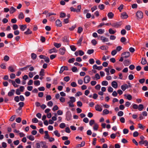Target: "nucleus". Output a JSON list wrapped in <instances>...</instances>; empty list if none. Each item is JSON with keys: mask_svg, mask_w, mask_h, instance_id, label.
<instances>
[{"mask_svg": "<svg viewBox=\"0 0 148 148\" xmlns=\"http://www.w3.org/2000/svg\"><path fill=\"white\" fill-rule=\"evenodd\" d=\"M104 30L102 29H99L97 31V32L99 34H101L104 32Z\"/></svg>", "mask_w": 148, "mask_h": 148, "instance_id": "a878e982", "label": "nucleus"}, {"mask_svg": "<svg viewBox=\"0 0 148 148\" xmlns=\"http://www.w3.org/2000/svg\"><path fill=\"white\" fill-rule=\"evenodd\" d=\"M31 57L32 59L33 60H34L36 58L37 55L35 53H32L31 54Z\"/></svg>", "mask_w": 148, "mask_h": 148, "instance_id": "79ce46f5", "label": "nucleus"}, {"mask_svg": "<svg viewBox=\"0 0 148 148\" xmlns=\"http://www.w3.org/2000/svg\"><path fill=\"white\" fill-rule=\"evenodd\" d=\"M68 70V67L66 66H62L61 69L60 71L59 72L60 73H63V71L64 70Z\"/></svg>", "mask_w": 148, "mask_h": 148, "instance_id": "1a4fd4ad", "label": "nucleus"}, {"mask_svg": "<svg viewBox=\"0 0 148 148\" xmlns=\"http://www.w3.org/2000/svg\"><path fill=\"white\" fill-rule=\"evenodd\" d=\"M57 52V50L55 47H54L53 49H51L49 51V53L50 54L53 52L56 53Z\"/></svg>", "mask_w": 148, "mask_h": 148, "instance_id": "dca6fc26", "label": "nucleus"}, {"mask_svg": "<svg viewBox=\"0 0 148 148\" xmlns=\"http://www.w3.org/2000/svg\"><path fill=\"white\" fill-rule=\"evenodd\" d=\"M9 60V57L7 55H5V56L4 58V60L6 61H8Z\"/></svg>", "mask_w": 148, "mask_h": 148, "instance_id": "4d7b16f0", "label": "nucleus"}, {"mask_svg": "<svg viewBox=\"0 0 148 148\" xmlns=\"http://www.w3.org/2000/svg\"><path fill=\"white\" fill-rule=\"evenodd\" d=\"M76 25H75L73 26H72L71 27L69 28V30L71 31H73L74 30V29L76 28Z\"/></svg>", "mask_w": 148, "mask_h": 148, "instance_id": "c03bdc74", "label": "nucleus"}, {"mask_svg": "<svg viewBox=\"0 0 148 148\" xmlns=\"http://www.w3.org/2000/svg\"><path fill=\"white\" fill-rule=\"evenodd\" d=\"M56 25L58 27H61L62 25V24L61 22L60 21V20L59 19H57L56 22Z\"/></svg>", "mask_w": 148, "mask_h": 148, "instance_id": "f3484780", "label": "nucleus"}, {"mask_svg": "<svg viewBox=\"0 0 148 148\" xmlns=\"http://www.w3.org/2000/svg\"><path fill=\"white\" fill-rule=\"evenodd\" d=\"M94 51V50L93 49H89L87 51V53L89 54L90 55L93 53Z\"/></svg>", "mask_w": 148, "mask_h": 148, "instance_id": "a19ab883", "label": "nucleus"}, {"mask_svg": "<svg viewBox=\"0 0 148 148\" xmlns=\"http://www.w3.org/2000/svg\"><path fill=\"white\" fill-rule=\"evenodd\" d=\"M27 138L31 141H33L34 139V137L32 135L27 136Z\"/></svg>", "mask_w": 148, "mask_h": 148, "instance_id": "bb28decb", "label": "nucleus"}, {"mask_svg": "<svg viewBox=\"0 0 148 148\" xmlns=\"http://www.w3.org/2000/svg\"><path fill=\"white\" fill-rule=\"evenodd\" d=\"M139 144L140 145L144 144L145 146H148V142L147 140L140 141L139 142Z\"/></svg>", "mask_w": 148, "mask_h": 148, "instance_id": "6e6552de", "label": "nucleus"}, {"mask_svg": "<svg viewBox=\"0 0 148 148\" xmlns=\"http://www.w3.org/2000/svg\"><path fill=\"white\" fill-rule=\"evenodd\" d=\"M40 84V81L39 80H36L34 82V84L36 86H39Z\"/></svg>", "mask_w": 148, "mask_h": 148, "instance_id": "e433bc0d", "label": "nucleus"}, {"mask_svg": "<svg viewBox=\"0 0 148 148\" xmlns=\"http://www.w3.org/2000/svg\"><path fill=\"white\" fill-rule=\"evenodd\" d=\"M71 70L73 72H76L77 71V67L75 66L73 67L71 69Z\"/></svg>", "mask_w": 148, "mask_h": 148, "instance_id": "e2e57ef3", "label": "nucleus"}, {"mask_svg": "<svg viewBox=\"0 0 148 148\" xmlns=\"http://www.w3.org/2000/svg\"><path fill=\"white\" fill-rule=\"evenodd\" d=\"M15 91L14 89H12L8 93V95L9 97H11L13 96L15 92Z\"/></svg>", "mask_w": 148, "mask_h": 148, "instance_id": "f8f14e48", "label": "nucleus"}, {"mask_svg": "<svg viewBox=\"0 0 148 148\" xmlns=\"http://www.w3.org/2000/svg\"><path fill=\"white\" fill-rule=\"evenodd\" d=\"M101 84L103 86H107L108 84V83L106 81H104L102 82Z\"/></svg>", "mask_w": 148, "mask_h": 148, "instance_id": "37998d69", "label": "nucleus"}, {"mask_svg": "<svg viewBox=\"0 0 148 148\" xmlns=\"http://www.w3.org/2000/svg\"><path fill=\"white\" fill-rule=\"evenodd\" d=\"M66 119L68 121H70L71 120L72 115L70 112H67L66 114Z\"/></svg>", "mask_w": 148, "mask_h": 148, "instance_id": "39448f33", "label": "nucleus"}, {"mask_svg": "<svg viewBox=\"0 0 148 148\" xmlns=\"http://www.w3.org/2000/svg\"><path fill=\"white\" fill-rule=\"evenodd\" d=\"M108 31L110 34H114L116 32V31L113 30L112 28L109 29Z\"/></svg>", "mask_w": 148, "mask_h": 148, "instance_id": "7c9ffc66", "label": "nucleus"}, {"mask_svg": "<svg viewBox=\"0 0 148 148\" xmlns=\"http://www.w3.org/2000/svg\"><path fill=\"white\" fill-rule=\"evenodd\" d=\"M107 15L109 18L112 19L113 18L114 14L112 12H111L108 13Z\"/></svg>", "mask_w": 148, "mask_h": 148, "instance_id": "4be33fe9", "label": "nucleus"}, {"mask_svg": "<svg viewBox=\"0 0 148 148\" xmlns=\"http://www.w3.org/2000/svg\"><path fill=\"white\" fill-rule=\"evenodd\" d=\"M8 69L9 71L12 72H13L15 71L13 67L12 66H9L8 67Z\"/></svg>", "mask_w": 148, "mask_h": 148, "instance_id": "473e14b6", "label": "nucleus"}, {"mask_svg": "<svg viewBox=\"0 0 148 148\" xmlns=\"http://www.w3.org/2000/svg\"><path fill=\"white\" fill-rule=\"evenodd\" d=\"M144 108L143 105V104H139L138 106V109L139 111H141L143 110Z\"/></svg>", "mask_w": 148, "mask_h": 148, "instance_id": "b1692460", "label": "nucleus"}, {"mask_svg": "<svg viewBox=\"0 0 148 148\" xmlns=\"http://www.w3.org/2000/svg\"><path fill=\"white\" fill-rule=\"evenodd\" d=\"M70 101H71V102H73V103L74 102H75L76 100V99L74 97H70Z\"/></svg>", "mask_w": 148, "mask_h": 148, "instance_id": "09e8293b", "label": "nucleus"}, {"mask_svg": "<svg viewBox=\"0 0 148 148\" xmlns=\"http://www.w3.org/2000/svg\"><path fill=\"white\" fill-rule=\"evenodd\" d=\"M24 15L23 13L22 12H20L18 16V18L19 19H23L24 18Z\"/></svg>", "mask_w": 148, "mask_h": 148, "instance_id": "6ab92c4d", "label": "nucleus"}, {"mask_svg": "<svg viewBox=\"0 0 148 148\" xmlns=\"http://www.w3.org/2000/svg\"><path fill=\"white\" fill-rule=\"evenodd\" d=\"M124 55H125V56H123V58H126L130 56V52L128 51L125 52L121 54L122 56H123Z\"/></svg>", "mask_w": 148, "mask_h": 148, "instance_id": "423d86ee", "label": "nucleus"}, {"mask_svg": "<svg viewBox=\"0 0 148 148\" xmlns=\"http://www.w3.org/2000/svg\"><path fill=\"white\" fill-rule=\"evenodd\" d=\"M90 80V77L88 75L86 76L84 79V82L85 84H87L89 82Z\"/></svg>", "mask_w": 148, "mask_h": 148, "instance_id": "7ed1b4c3", "label": "nucleus"}, {"mask_svg": "<svg viewBox=\"0 0 148 148\" xmlns=\"http://www.w3.org/2000/svg\"><path fill=\"white\" fill-rule=\"evenodd\" d=\"M70 47L71 49L73 51H75L76 49V48L75 47V46L74 45L70 46Z\"/></svg>", "mask_w": 148, "mask_h": 148, "instance_id": "603ef678", "label": "nucleus"}, {"mask_svg": "<svg viewBox=\"0 0 148 148\" xmlns=\"http://www.w3.org/2000/svg\"><path fill=\"white\" fill-rule=\"evenodd\" d=\"M147 63V61L145 58H142L141 63L143 65H145Z\"/></svg>", "mask_w": 148, "mask_h": 148, "instance_id": "5701e85b", "label": "nucleus"}, {"mask_svg": "<svg viewBox=\"0 0 148 148\" xmlns=\"http://www.w3.org/2000/svg\"><path fill=\"white\" fill-rule=\"evenodd\" d=\"M123 64L125 66H127L130 64L131 62L130 60H125L124 61Z\"/></svg>", "mask_w": 148, "mask_h": 148, "instance_id": "aec40b11", "label": "nucleus"}, {"mask_svg": "<svg viewBox=\"0 0 148 148\" xmlns=\"http://www.w3.org/2000/svg\"><path fill=\"white\" fill-rule=\"evenodd\" d=\"M121 17L122 18L126 19L128 17V16L126 12H123L121 14Z\"/></svg>", "mask_w": 148, "mask_h": 148, "instance_id": "4468645a", "label": "nucleus"}, {"mask_svg": "<svg viewBox=\"0 0 148 148\" xmlns=\"http://www.w3.org/2000/svg\"><path fill=\"white\" fill-rule=\"evenodd\" d=\"M83 31V28L81 27H79L78 28V30H77V33L79 34H80Z\"/></svg>", "mask_w": 148, "mask_h": 148, "instance_id": "a18cd8bd", "label": "nucleus"}, {"mask_svg": "<svg viewBox=\"0 0 148 148\" xmlns=\"http://www.w3.org/2000/svg\"><path fill=\"white\" fill-rule=\"evenodd\" d=\"M40 147L43 148H48L47 143L45 142L41 141L40 142Z\"/></svg>", "mask_w": 148, "mask_h": 148, "instance_id": "0eeeda50", "label": "nucleus"}, {"mask_svg": "<svg viewBox=\"0 0 148 148\" xmlns=\"http://www.w3.org/2000/svg\"><path fill=\"white\" fill-rule=\"evenodd\" d=\"M54 46L57 48H60L61 45L60 43H55L54 44Z\"/></svg>", "mask_w": 148, "mask_h": 148, "instance_id": "58836bf2", "label": "nucleus"}, {"mask_svg": "<svg viewBox=\"0 0 148 148\" xmlns=\"http://www.w3.org/2000/svg\"><path fill=\"white\" fill-rule=\"evenodd\" d=\"M83 40V37L82 36H81L80 37L78 42H77V44L78 45H81V42Z\"/></svg>", "mask_w": 148, "mask_h": 148, "instance_id": "72a5a7b5", "label": "nucleus"}, {"mask_svg": "<svg viewBox=\"0 0 148 148\" xmlns=\"http://www.w3.org/2000/svg\"><path fill=\"white\" fill-rule=\"evenodd\" d=\"M128 88V85L126 84H124L121 86V89L125 91L126 89Z\"/></svg>", "mask_w": 148, "mask_h": 148, "instance_id": "a211bd4d", "label": "nucleus"}, {"mask_svg": "<svg viewBox=\"0 0 148 148\" xmlns=\"http://www.w3.org/2000/svg\"><path fill=\"white\" fill-rule=\"evenodd\" d=\"M122 49V47L121 46H119L117 47H116V49H115L116 50V51H120Z\"/></svg>", "mask_w": 148, "mask_h": 148, "instance_id": "5fc2aeb1", "label": "nucleus"}, {"mask_svg": "<svg viewBox=\"0 0 148 148\" xmlns=\"http://www.w3.org/2000/svg\"><path fill=\"white\" fill-rule=\"evenodd\" d=\"M21 109V108L19 107L18 109L16 110V112L18 114H21L22 112Z\"/></svg>", "mask_w": 148, "mask_h": 148, "instance_id": "ea45409f", "label": "nucleus"}, {"mask_svg": "<svg viewBox=\"0 0 148 148\" xmlns=\"http://www.w3.org/2000/svg\"><path fill=\"white\" fill-rule=\"evenodd\" d=\"M123 114V112L122 111H120L118 112L117 115L119 116H121Z\"/></svg>", "mask_w": 148, "mask_h": 148, "instance_id": "8fccbe9b", "label": "nucleus"}, {"mask_svg": "<svg viewBox=\"0 0 148 148\" xmlns=\"http://www.w3.org/2000/svg\"><path fill=\"white\" fill-rule=\"evenodd\" d=\"M99 126L98 124L95 123L94 124V126L93 127V129L95 130H97Z\"/></svg>", "mask_w": 148, "mask_h": 148, "instance_id": "c85d7f7f", "label": "nucleus"}, {"mask_svg": "<svg viewBox=\"0 0 148 148\" xmlns=\"http://www.w3.org/2000/svg\"><path fill=\"white\" fill-rule=\"evenodd\" d=\"M95 109L97 111L101 112L102 111V109L101 106L99 105H97L95 106Z\"/></svg>", "mask_w": 148, "mask_h": 148, "instance_id": "9b49d317", "label": "nucleus"}, {"mask_svg": "<svg viewBox=\"0 0 148 148\" xmlns=\"http://www.w3.org/2000/svg\"><path fill=\"white\" fill-rule=\"evenodd\" d=\"M45 136L44 138L47 139L49 138V137L48 134V131H45Z\"/></svg>", "mask_w": 148, "mask_h": 148, "instance_id": "f704fd0d", "label": "nucleus"}, {"mask_svg": "<svg viewBox=\"0 0 148 148\" xmlns=\"http://www.w3.org/2000/svg\"><path fill=\"white\" fill-rule=\"evenodd\" d=\"M44 70L42 69L40 72V75L44 76Z\"/></svg>", "mask_w": 148, "mask_h": 148, "instance_id": "3c124183", "label": "nucleus"}, {"mask_svg": "<svg viewBox=\"0 0 148 148\" xmlns=\"http://www.w3.org/2000/svg\"><path fill=\"white\" fill-rule=\"evenodd\" d=\"M99 8L101 10H102L105 8V6L103 4H100L98 6Z\"/></svg>", "mask_w": 148, "mask_h": 148, "instance_id": "c756f323", "label": "nucleus"}, {"mask_svg": "<svg viewBox=\"0 0 148 148\" xmlns=\"http://www.w3.org/2000/svg\"><path fill=\"white\" fill-rule=\"evenodd\" d=\"M66 50L65 47H63L60 49L59 52L61 55H64L66 51Z\"/></svg>", "mask_w": 148, "mask_h": 148, "instance_id": "20e7f679", "label": "nucleus"}, {"mask_svg": "<svg viewBox=\"0 0 148 148\" xmlns=\"http://www.w3.org/2000/svg\"><path fill=\"white\" fill-rule=\"evenodd\" d=\"M136 16L137 19H142L143 18V13L141 11H138L136 13Z\"/></svg>", "mask_w": 148, "mask_h": 148, "instance_id": "f257e3e1", "label": "nucleus"}, {"mask_svg": "<svg viewBox=\"0 0 148 148\" xmlns=\"http://www.w3.org/2000/svg\"><path fill=\"white\" fill-rule=\"evenodd\" d=\"M60 127L61 128H63L65 127V124L64 123H62L60 125Z\"/></svg>", "mask_w": 148, "mask_h": 148, "instance_id": "6e6d98bb", "label": "nucleus"}, {"mask_svg": "<svg viewBox=\"0 0 148 148\" xmlns=\"http://www.w3.org/2000/svg\"><path fill=\"white\" fill-rule=\"evenodd\" d=\"M20 29L22 31H24L27 28V25H19Z\"/></svg>", "mask_w": 148, "mask_h": 148, "instance_id": "2eb2a0df", "label": "nucleus"}, {"mask_svg": "<svg viewBox=\"0 0 148 148\" xmlns=\"http://www.w3.org/2000/svg\"><path fill=\"white\" fill-rule=\"evenodd\" d=\"M79 55L80 56H82L84 54V53L82 50H79Z\"/></svg>", "mask_w": 148, "mask_h": 148, "instance_id": "338daca9", "label": "nucleus"}, {"mask_svg": "<svg viewBox=\"0 0 148 148\" xmlns=\"http://www.w3.org/2000/svg\"><path fill=\"white\" fill-rule=\"evenodd\" d=\"M32 33V31H31L30 29H29L28 28L27 29V30L24 33V34H26V35H27V34H31Z\"/></svg>", "mask_w": 148, "mask_h": 148, "instance_id": "2f4dec72", "label": "nucleus"}, {"mask_svg": "<svg viewBox=\"0 0 148 148\" xmlns=\"http://www.w3.org/2000/svg\"><path fill=\"white\" fill-rule=\"evenodd\" d=\"M124 96L125 97H127L126 99L129 100H131L132 99V96L130 95H127L125 94Z\"/></svg>", "mask_w": 148, "mask_h": 148, "instance_id": "cd10ccee", "label": "nucleus"}, {"mask_svg": "<svg viewBox=\"0 0 148 148\" xmlns=\"http://www.w3.org/2000/svg\"><path fill=\"white\" fill-rule=\"evenodd\" d=\"M121 25V22H119L112 23V27H115L116 28H117L120 27Z\"/></svg>", "mask_w": 148, "mask_h": 148, "instance_id": "f03ea898", "label": "nucleus"}, {"mask_svg": "<svg viewBox=\"0 0 148 148\" xmlns=\"http://www.w3.org/2000/svg\"><path fill=\"white\" fill-rule=\"evenodd\" d=\"M112 86L114 88H116L118 87L117 83L115 81H113L112 82Z\"/></svg>", "mask_w": 148, "mask_h": 148, "instance_id": "ddd939ff", "label": "nucleus"}, {"mask_svg": "<svg viewBox=\"0 0 148 148\" xmlns=\"http://www.w3.org/2000/svg\"><path fill=\"white\" fill-rule=\"evenodd\" d=\"M132 108L134 109H138V106L136 104H133L132 106Z\"/></svg>", "mask_w": 148, "mask_h": 148, "instance_id": "bf43d9fd", "label": "nucleus"}, {"mask_svg": "<svg viewBox=\"0 0 148 148\" xmlns=\"http://www.w3.org/2000/svg\"><path fill=\"white\" fill-rule=\"evenodd\" d=\"M116 53L117 51H116V50L114 49L112 51L111 54L112 56H114Z\"/></svg>", "mask_w": 148, "mask_h": 148, "instance_id": "774afa93", "label": "nucleus"}, {"mask_svg": "<svg viewBox=\"0 0 148 148\" xmlns=\"http://www.w3.org/2000/svg\"><path fill=\"white\" fill-rule=\"evenodd\" d=\"M13 36L12 33H10L7 35V37L9 38H11L13 37Z\"/></svg>", "mask_w": 148, "mask_h": 148, "instance_id": "0e129e2a", "label": "nucleus"}, {"mask_svg": "<svg viewBox=\"0 0 148 148\" xmlns=\"http://www.w3.org/2000/svg\"><path fill=\"white\" fill-rule=\"evenodd\" d=\"M108 92H111L113 91V89L111 86H109L108 87Z\"/></svg>", "mask_w": 148, "mask_h": 148, "instance_id": "69168bd1", "label": "nucleus"}, {"mask_svg": "<svg viewBox=\"0 0 148 148\" xmlns=\"http://www.w3.org/2000/svg\"><path fill=\"white\" fill-rule=\"evenodd\" d=\"M71 85L73 87H75L77 86V84L75 82H72L71 84Z\"/></svg>", "mask_w": 148, "mask_h": 148, "instance_id": "13d9d810", "label": "nucleus"}, {"mask_svg": "<svg viewBox=\"0 0 148 148\" xmlns=\"http://www.w3.org/2000/svg\"><path fill=\"white\" fill-rule=\"evenodd\" d=\"M95 123V122L94 120L92 119L90 120L89 122V125L91 126L93 124L94 125V124Z\"/></svg>", "mask_w": 148, "mask_h": 148, "instance_id": "052dcab7", "label": "nucleus"}, {"mask_svg": "<svg viewBox=\"0 0 148 148\" xmlns=\"http://www.w3.org/2000/svg\"><path fill=\"white\" fill-rule=\"evenodd\" d=\"M10 13L12 14L16 11V9L14 7L12 6L10 8Z\"/></svg>", "mask_w": 148, "mask_h": 148, "instance_id": "412c9836", "label": "nucleus"}, {"mask_svg": "<svg viewBox=\"0 0 148 148\" xmlns=\"http://www.w3.org/2000/svg\"><path fill=\"white\" fill-rule=\"evenodd\" d=\"M64 80L65 81L68 82L70 80V77L69 76L65 77L64 78Z\"/></svg>", "mask_w": 148, "mask_h": 148, "instance_id": "680f3d73", "label": "nucleus"}, {"mask_svg": "<svg viewBox=\"0 0 148 148\" xmlns=\"http://www.w3.org/2000/svg\"><path fill=\"white\" fill-rule=\"evenodd\" d=\"M54 133L56 136L58 137H59L60 136V134L58 132V131L57 130L54 131Z\"/></svg>", "mask_w": 148, "mask_h": 148, "instance_id": "4c0bfd02", "label": "nucleus"}, {"mask_svg": "<svg viewBox=\"0 0 148 148\" xmlns=\"http://www.w3.org/2000/svg\"><path fill=\"white\" fill-rule=\"evenodd\" d=\"M18 105L19 106V107L22 108L24 105V103L23 102H20L18 103Z\"/></svg>", "mask_w": 148, "mask_h": 148, "instance_id": "864d4df0", "label": "nucleus"}, {"mask_svg": "<svg viewBox=\"0 0 148 148\" xmlns=\"http://www.w3.org/2000/svg\"><path fill=\"white\" fill-rule=\"evenodd\" d=\"M73 102L69 101L67 103L69 104V107L73 108L74 106V105L73 104Z\"/></svg>", "mask_w": 148, "mask_h": 148, "instance_id": "393cba45", "label": "nucleus"}, {"mask_svg": "<svg viewBox=\"0 0 148 148\" xmlns=\"http://www.w3.org/2000/svg\"><path fill=\"white\" fill-rule=\"evenodd\" d=\"M89 62L90 64H92L95 63V60L94 59L92 58H90L89 59Z\"/></svg>", "mask_w": 148, "mask_h": 148, "instance_id": "de8ad7c7", "label": "nucleus"}, {"mask_svg": "<svg viewBox=\"0 0 148 148\" xmlns=\"http://www.w3.org/2000/svg\"><path fill=\"white\" fill-rule=\"evenodd\" d=\"M138 126L140 128L142 129L143 130H144L145 127V126L141 124L140 123L138 124Z\"/></svg>", "mask_w": 148, "mask_h": 148, "instance_id": "49530a36", "label": "nucleus"}, {"mask_svg": "<svg viewBox=\"0 0 148 148\" xmlns=\"http://www.w3.org/2000/svg\"><path fill=\"white\" fill-rule=\"evenodd\" d=\"M100 39L103 42H108L109 41V39L108 38L103 36H101V37Z\"/></svg>", "mask_w": 148, "mask_h": 148, "instance_id": "9d476101", "label": "nucleus"}, {"mask_svg": "<svg viewBox=\"0 0 148 148\" xmlns=\"http://www.w3.org/2000/svg\"><path fill=\"white\" fill-rule=\"evenodd\" d=\"M63 41L64 42H66L67 43H69V40L67 36H64L63 38Z\"/></svg>", "mask_w": 148, "mask_h": 148, "instance_id": "c9c22d12", "label": "nucleus"}]
</instances>
